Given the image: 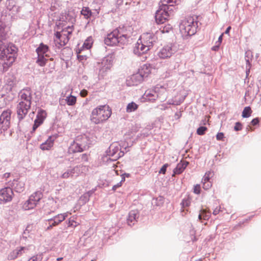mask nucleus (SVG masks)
<instances>
[{
    "mask_svg": "<svg viewBox=\"0 0 261 261\" xmlns=\"http://www.w3.org/2000/svg\"><path fill=\"white\" fill-rule=\"evenodd\" d=\"M17 49L12 43L0 41V68L3 72L7 71L15 61Z\"/></svg>",
    "mask_w": 261,
    "mask_h": 261,
    "instance_id": "f257e3e1",
    "label": "nucleus"
},
{
    "mask_svg": "<svg viewBox=\"0 0 261 261\" xmlns=\"http://www.w3.org/2000/svg\"><path fill=\"white\" fill-rule=\"evenodd\" d=\"M179 0H161L159 9L155 15V20L158 24L164 23L173 14L175 9L174 4H178Z\"/></svg>",
    "mask_w": 261,
    "mask_h": 261,
    "instance_id": "f03ea898",
    "label": "nucleus"
},
{
    "mask_svg": "<svg viewBox=\"0 0 261 261\" xmlns=\"http://www.w3.org/2000/svg\"><path fill=\"white\" fill-rule=\"evenodd\" d=\"M197 19V17L195 16H189L180 21L179 28L183 38L186 39L188 36H191L196 33L198 28Z\"/></svg>",
    "mask_w": 261,
    "mask_h": 261,
    "instance_id": "7ed1b4c3",
    "label": "nucleus"
},
{
    "mask_svg": "<svg viewBox=\"0 0 261 261\" xmlns=\"http://www.w3.org/2000/svg\"><path fill=\"white\" fill-rule=\"evenodd\" d=\"M111 115L109 106H101L94 109L91 115V121L95 124H99L107 120Z\"/></svg>",
    "mask_w": 261,
    "mask_h": 261,
    "instance_id": "20e7f679",
    "label": "nucleus"
},
{
    "mask_svg": "<svg viewBox=\"0 0 261 261\" xmlns=\"http://www.w3.org/2000/svg\"><path fill=\"white\" fill-rule=\"evenodd\" d=\"M113 64V60L111 57L103 58L101 62H97L95 67L98 70V75L104 76L106 73L111 69Z\"/></svg>",
    "mask_w": 261,
    "mask_h": 261,
    "instance_id": "39448f33",
    "label": "nucleus"
},
{
    "mask_svg": "<svg viewBox=\"0 0 261 261\" xmlns=\"http://www.w3.org/2000/svg\"><path fill=\"white\" fill-rule=\"evenodd\" d=\"M177 50V47L174 43H169L164 46L159 51L158 55L161 59L170 58Z\"/></svg>",
    "mask_w": 261,
    "mask_h": 261,
    "instance_id": "423d86ee",
    "label": "nucleus"
},
{
    "mask_svg": "<svg viewBox=\"0 0 261 261\" xmlns=\"http://www.w3.org/2000/svg\"><path fill=\"white\" fill-rule=\"evenodd\" d=\"M42 197V194L41 192L37 191L35 192L30 196L29 199L24 203L23 208L25 210H29L34 208Z\"/></svg>",
    "mask_w": 261,
    "mask_h": 261,
    "instance_id": "0eeeda50",
    "label": "nucleus"
},
{
    "mask_svg": "<svg viewBox=\"0 0 261 261\" xmlns=\"http://www.w3.org/2000/svg\"><path fill=\"white\" fill-rule=\"evenodd\" d=\"M115 30H117L118 32V35L119 37L120 44L127 43L128 39L130 38L131 34L130 28L128 27V28H127L125 27H119Z\"/></svg>",
    "mask_w": 261,
    "mask_h": 261,
    "instance_id": "6e6552de",
    "label": "nucleus"
},
{
    "mask_svg": "<svg viewBox=\"0 0 261 261\" xmlns=\"http://www.w3.org/2000/svg\"><path fill=\"white\" fill-rule=\"evenodd\" d=\"M118 33L117 30L115 29L109 33L105 38V43L108 46H114L120 44Z\"/></svg>",
    "mask_w": 261,
    "mask_h": 261,
    "instance_id": "1a4fd4ad",
    "label": "nucleus"
},
{
    "mask_svg": "<svg viewBox=\"0 0 261 261\" xmlns=\"http://www.w3.org/2000/svg\"><path fill=\"white\" fill-rule=\"evenodd\" d=\"M11 111L9 110L4 111L0 116V129L7 130L10 124Z\"/></svg>",
    "mask_w": 261,
    "mask_h": 261,
    "instance_id": "9d476101",
    "label": "nucleus"
},
{
    "mask_svg": "<svg viewBox=\"0 0 261 261\" xmlns=\"http://www.w3.org/2000/svg\"><path fill=\"white\" fill-rule=\"evenodd\" d=\"M19 95L20 96V101H22L24 103L31 106L32 99V91L29 87H27L20 91Z\"/></svg>",
    "mask_w": 261,
    "mask_h": 261,
    "instance_id": "9b49d317",
    "label": "nucleus"
},
{
    "mask_svg": "<svg viewBox=\"0 0 261 261\" xmlns=\"http://www.w3.org/2000/svg\"><path fill=\"white\" fill-rule=\"evenodd\" d=\"M31 106L27 103H24L22 101H19L16 106V113L19 121H21L24 119L29 110L30 109Z\"/></svg>",
    "mask_w": 261,
    "mask_h": 261,
    "instance_id": "f8f14e48",
    "label": "nucleus"
},
{
    "mask_svg": "<svg viewBox=\"0 0 261 261\" xmlns=\"http://www.w3.org/2000/svg\"><path fill=\"white\" fill-rule=\"evenodd\" d=\"M67 217L66 213L58 214L52 218L49 219L46 221L48 223V226L46 229L49 230L54 226L58 225L59 223L63 221Z\"/></svg>",
    "mask_w": 261,
    "mask_h": 261,
    "instance_id": "ddd939ff",
    "label": "nucleus"
},
{
    "mask_svg": "<svg viewBox=\"0 0 261 261\" xmlns=\"http://www.w3.org/2000/svg\"><path fill=\"white\" fill-rule=\"evenodd\" d=\"M13 194V190L10 187H6L0 190V201L1 203H6L12 200Z\"/></svg>",
    "mask_w": 261,
    "mask_h": 261,
    "instance_id": "4468645a",
    "label": "nucleus"
},
{
    "mask_svg": "<svg viewBox=\"0 0 261 261\" xmlns=\"http://www.w3.org/2000/svg\"><path fill=\"white\" fill-rule=\"evenodd\" d=\"M140 39L150 48L152 47L158 40V37L155 34L148 33L143 34Z\"/></svg>",
    "mask_w": 261,
    "mask_h": 261,
    "instance_id": "2eb2a0df",
    "label": "nucleus"
},
{
    "mask_svg": "<svg viewBox=\"0 0 261 261\" xmlns=\"http://www.w3.org/2000/svg\"><path fill=\"white\" fill-rule=\"evenodd\" d=\"M47 114L45 111L42 109H39L38 111L36 118L34 121V124L33 126L32 131L31 133L34 132L36 129L43 123L44 119L46 117Z\"/></svg>",
    "mask_w": 261,
    "mask_h": 261,
    "instance_id": "dca6fc26",
    "label": "nucleus"
},
{
    "mask_svg": "<svg viewBox=\"0 0 261 261\" xmlns=\"http://www.w3.org/2000/svg\"><path fill=\"white\" fill-rule=\"evenodd\" d=\"M150 49L141 39H139L135 45L134 53L138 56L146 53Z\"/></svg>",
    "mask_w": 261,
    "mask_h": 261,
    "instance_id": "f3484780",
    "label": "nucleus"
},
{
    "mask_svg": "<svg viewBox=\"0 0 261 261\" xmlns=\"http://www.w3.org/2000/svg\"><path fill=\"white\" fill-rule=\"evenodd\" d=\"M150 72V70L146 66L144 65L141 70H139L138 73L132 76V79L133 81L136 80V82L140 83L143 81L144 77L148 76Z\"/></svg>",
    "mask_w": 261,
    "mask_h": 261,
    "instance_id": "a211bd4d",
    "label": "nucleus"
},
{
    "mask_svg": "<svg viewBox=\"0 0 261 261\" xmlns=\"http://www.w3.org/2000/svg\"><path fill=\"white\" fill-rule=\"evenodd\" d=\"M9 186L13 189L16 192L20 193L24 191L25 184L24 181L19 178L14 179L8 182Z\"/></svg>",
    "mask_w": 261,
    "mask_h": 261,
    "instance_id": "6ab92c4d",
    "label": "nucleus"
},
{
    "mask_svg": "<svg viewBox=\"0 0 261 261\" xmlns=\"http://www.w3.org/2000/svg\"><path fill=\"white\" fill-rule=\"evenodd\" d=\"M85 146L84 145L80 144V138L77 137L70 146L69 151L73 153L82 152L85 150Z\"/></svg>",
    "mask_w": 261,
    "mask_h": 261,
    "instance_id": "aec40b11",
    "label": "nucleus"
},
{
    "mask_svg": "<svg viewBox=\"0 0 261 261\" xmlns=\"http://www.w3.org/2000/svg\"><path fill=\"white\" fill-rule=\"evenodd\" d=\"M139 217V213L138 210H134L130 211L127 218V223L128 225L132 226L137 222Z\"/></svg>",
    "mask_w": 261,
    "mask_h": 261,
    "instance_id": "412c9836",
    "label": "nucleus"
},
{
    "mask_svg": "<svg viewBox=\"0 0 261 261\" xmlns=\"http://www.w3.org/2000/svg\"><path fill=\"white\" fill-rule=\"evenodd\" d=\"M119 151V148L118 147L114 146V145H111L110 146L109 148V151L107 150V155L113 157V159L112 160L113 161H116L117 159L120 158L121 156V155L120 154L121 152Z\"/></svg>",
    "mask_w": 261,
    "mask_h": 261,
    "instance_id": "4be33fe9",
    "label": "nucleus"
},
{
    "mask_svg": "<svg viewBox=\"0 0 261 261\" xmlns=\"http://www.w3.org/2000/svg\"><path fill=\"white\" fill-rule=\"evenodd\" d=\"M144 98L149 101H154L157 98H160L156 88L154 90H146L144 94Z\"/></svg>",
    "mask_w": 261,
    "mask_h": 261,
    "instance_id": "5701e85b",
    "label": "nucleus"
},
{
    "mask_svg": "<svg viewBox=\"0 0 261 261\" xmlns=\"http://www.w3.org/2000/svg\"><path fill=\"white\" fill-rule=\"evenodd\" d=\"M25 250H27V248L24 247H20L19 248H17L9 254L8 259L12 260L16 258L18 256L22 254Z\"/></svg>",
    "mask_w": 261,
    "mask_h": 261,
    "instance_id": "b1692460",
    "label": "nucleus"
},
{
    "mask_svg": "<svg viewBox=\"0 0 261 261\" xmlns=\"http://www.w3.org/2000/svg\"><path fill=\"white\" fill-rule=\"evenodd\" d=\"M56 137L50 136L47 140L40 145V148L43 150H49L53 147Z\"/></svg>",
    "mask_w": 261,
    "mask_h": 261,
    "instance_id": "393cba45",
    "label": "nucleus"
},
{
    "mask_svg": "<svg viewBox=\"0 0 261 261\" xmlns=\"http://www.w3.org/2000/svg\"><path fill=\"white\" fill-rule=\"evenodd\" d=\"M188 164L189 163L188 162L186 161H181L177 165L176 168L174 169V174H179L181 173Z\"/></svg>",
    "mask_w": 261,
    "mask_h": 261,
    "instance_id": "a878e982",
    "label": "nucleus"
},
{
    "mask_svg": "<svg viewBox=\"0 0 261 261\" xmlns=\"http://www.w3.org/2000/svg\"><path fill=\"white\" fill-rule=\"evenodd\" d=\"M49 50V47L47 45L44 44L43 43H41L39 44V46L36 48V51L38 56L40 55H44L45 54V57H49L47 54H46Z\"/></svg>",
    "mask_w": 261,
    "mask_h": 261,
    "instance_id": "bb28decb",
    "label": "nucleus"
},
{
    "mask_svg": "<svg viewBox=\"0 0 261 261\" xmlns=\"http://www.w3.org/2000/svg\"><path fill=\"white\" fill-rule=\"evenodd\" d=\"M72 170L76 177L80 174L86 172L88 170V167L85 165H79L72 168Z\"/></svg>",
    "mask_w": 261,
    "mask_h": 261,
    "instance_id": "cd10ccee",
    "label": "nucleus"
},
{
    "mask_svg": "<svg viewBox=\"0 0 261 261\" xmlns=\"http://www.w3.org/2000/svg\"><path fill=\"white\" fill-rule=\"evenodd\" d=\"M211 217V213L206 210L201 209L198 215V219L200 221L202 220H208Z\"/></svg>",
    "mask_w": 261,
    "mask_h": 261,
    "instance_id": "c85d7f7f",
    "label": "nucleus"
},
{
    "mask_svg": "<svg viewBox=\"0 0 261 261\" xmlns=\"http://www.w3.org/2000/svg\"><path fill=\"white\" fill-rule=\"evenodd\" d=\"M185 96L184 97L182 96L179 98H177L176 96L172 99L169 100L168 103L169 105H176L178 106L180 105L185 100Z\"/></svg>",
    "mask_w": 261,
    "mask_h": 261,
    "instance_id": "c756f323",
    "label": "nucleus"
},
{
    "mask_svg": "<svg viewBox=\"0 0 261 261\" xmlns=\"http://www.w3.org/2000/svg\"><path fill=\"white\" fill-rule=\"evenodd\" d=\"M47 61V59L45 58L44 55H38V58L36 60V63L40 66H44L45 65L46 63V61Z\"/></svg>",
    "mask_w": 261,
    "mask_h": 261,
    "instance_id": "7c9ffc66",
    "label": "nucleus"
},
{
    "mask_svg": "<svg viewBox=\"0 0 261 261\" xmlns=\"http://www.w3.org/2000/svg\"><path fill=\"white\" fill-rule=\"evenodd\" d=\"M81 13L86 19L90 18L92 16V12L89 7H83Z\"/></svg>",
    "mask_w": 261,
    "mask_h": 261,
    "instance_id": "2f4dec72",
    "label": "nucleus"
},
{
    "mask_svg": "<svg viewBox=\"0 0 261 261\" xmlns=\"http://www.w3.org/2000/svg\"><path fill=\"white\" fill-rule=\"evenodd\" d=\"M138 105H137L134 102H132L129 103L127 105V106L126 107V111L127 113H130L132 112H134L138 109Z\"/></svg>",
    "mask_w": 261,
    "mask_h": 261,
    "instance_id": "473e14b6",
    "label": "nucleus"
},
{
    "mask_svg": "<svg viewBox=\"0 0 261 261\" xmlns=\"http://www.w3.org/2000/svg\"><path fill=\"white\" fill-rule=\"evenodd\" d=\"M75 175L74 172L72 170V168L67 169L64 173L62 175V177L63 178H67L69 177H74Z\"/></svg>",
    "mask_w": 261,
    "mask_h": 261,
    "instance_id": "72a5a7b5",
    "label": "nucleus"
},
{
    "mask_svg": "<svg viewBox=\"0 0 261 261\" xmlns=\"http://www.w3.org/2000/svg\"><path fill=\"white\" fill-rule=\"evenodd\" d=\"M93 43V39L92 37H89L85 40L83 44V47L86 49H89L91 48Z\"/></svg>",
    "mask_w": 261,
    "mask_h": 261,
    "instance_id": "f704fd0d",
    "label": "nucleus"
},
{
    "mask_svg": "<svg viewBox=\"0 0 261 261\" xmlns=\"http://www.w3.org/2000/svg\"><path fill=\"white\" fill-rule=\"evenodd\" d=\"M76 100V97L72 95L67 97L66 99V102L69 106H73L75 103Z\"/></svg>",
    "mask_w": 261,
    "mask_h": 261,
    "instance_id": "c9c22d12",
    "label": "nucleus"
},
{
    "mask_svg": "<svg viewBox=\"0 0 261 261\" xmlns=\"http://www.w3.org/2000/svg\"><path fill=\"white\" fill-rule=\"evenodd\" d=\"M252 112L251 109L250 107H245L242 112V117L243 118L249 117Z\"/></svg>",
    "mask_w": 261,
    "mask_h": 261,
    "instance_id": "e433bc0d",
    "label": "nucleus"
},
{
    "mask_svg": "<svg viewBox=\"0 0 261 261\" xmlns=\"http://www.w3.org/2000/svg\"><path fill=\"white\" fill-rule=\"evenodd\" d=\"M89 200V197H88V194H84L83 195L81 196L79 199V203L81 205L85 204L86 202H87Z\"/></svg>",
    "mask_w": 261,
    "mask_h": 261,
    "instance_id": "4c0bfd02",
    "label": "nucleus"
},
{
    "mask_svg": "<svg viewBox=\"0 0 261 261\" xmlns=\"http://www.w3.org/2000/svg\"><path fill=\"white\" fill-rule=\"evenodd\" d=\"M172 27L170 24H168L164 26H162L160 28V30L162 33H165L169 32L170 31L172 30Z\"/></svg>",
    "mask_w": 261,
    "mask_h": 261,
    "instance_id": "58836bf2",
    "label": "nucleus"
},
{
    "mask_svg": "<svg viewBox=\"0 0 261 261\" xmlns=\"http://www.w3.org/2000/svg\"><path fill=\"white\" fill-rule=\"evenodd\" d=\"M80 144L81 145H84L85 146V150L88 148L89 146L88 145V140L86 137H80Z\"/></svg>",
    "mask_w": 261,
    "mask_h": 261,
    "instance_id": "ea45409f",
    "label": "nucleus"
},
{
    "mask_svg": "<svg viewBox=\"0 0 261 261\" xmlns=\"http://www.w3.org/2000/svg\"><path fill=\"white\" fill-rule=\"evenodd\" d=\"M207 129V128L205 126H200L197 129V134L199 135H203Z\"/></svg>",
    "mask_w": 261,
    "mask_h": 261,
    "instance_id": "a19ab883",
    "label": "nucleus"
},
{
    "mask_svg": "<svg viewBox=\"0 0 261 261\" xmlns=\"http://www.w3.org/2000/svg\"><path fill=\"white\" fill-rule=\"evenodd\" d=\"M6 36V34L4 33V29L0 27V41L5 42Z\"/></svg>",
    "mask_w": 261,
    "mask_h": 261,
    "instance_id": "79ce46f5",
    "label": "nucleus"
},
{
    "mask_svg": "<svg viewBox=\"0 0 261 261\" xmlns=\"http://www.w3.org/2000/svg\"><path fill=\"white\" fill-rule=\"evenodd\" d=\"M78 224L77 222L74 221L73 219L70 218L68 223V227H75Z\"/></svg>",
    "mask_w": 261,
    "mask_h": 261,
    "instance_id": "37998d69",
    "label": "nucleus"
},
{
    "mask_svg": "<svg viewBox=\"0 0 261 261\" xmlns=\"http://www.w3.org/2000/svg\"><path fill=\"white\" fill-rule=\"evenodd\" d=\"M213 175V173L211 172H206L203 178V180L204 181H209L211 176H212Z\"/></svg>",
    "mask_w": 261,
    "mask_h": 261,
    "instance_id": "c03bdc74",
    "label": "nucleus"
},
{
    "mask_svg": "<svg viewBox=\"0 0 261 261\" xmlns=\"http://www.w3.org/2000/svg\"><path fill=\"white\" fill-rule=\"evenodd\" d=\"M169 165L168 164H164L162 168H161L160 170L159 171V173L160 174H165L166 172V170L167 167H168Z\"/></svg>",
    "mask_w": 261,
    "mask_h": 261,
    "instance_id": "a18cd8bd",
    "label": "nucleus"
},
{
    "mask_svg": "<svg viewBox=\"0 0 261 261\" xmlns=\"http://www.w3.org/2000/svg\"><path fill=\"white\" fill-rule=\"evenodd\" d=\"M242 129V125L240 122H237L235 124L234 129L236 131L241 130Z\"/></svg>",
    "mask_w": 261,
    "mask_h": 261,
    "instance_id": "49530a36",
    "label": "nucleus"
},
{
    "mask_svg": "<svg viewBox=\"0 0 261 261\" xmlns=\"http://www.w3.org/2000/svg\"><path fill=\"white\" fill-rule=\"evenodd\" d=\"M212 186L211 183L208 181H204L203 184V188L207 190L210 189Z\"/></svg>",
    "mask_w": 261,
    "mask_h": 261,
    "instance_id": "de8ad7c7",
    "label": "nucleus"
},
{
    "mask_svg": "<svg viewBox=\"0 0 261 261\" xmlns=\"http://www.w3.org/2000/svg\"><path fill=\"white\" fill-rule=\"evenodd\" d=\"M181 204L184 207H188L190 205V201L188 199H184L182 200Z\"/></svg>",
    "mask_w": 261,
    "mask_h": 261,
    "instance_id": "09e8293b",
    "label": "nucleus"
},
{
    "mask_svg": "<svg viewBox=\"0 0 261 261\" xmlns=\"http://www.w3.org/2000/svg\"><path fill=\"white\" fill-rule=\"evenodd\" d=\"M194 192L195 194H199L200 193V186L199 185H196L194 188Z\"/></svg>",
    "mask_w": 261,
    "mask_h": 261,
    "instance_id": "8fccbe9b",
    "label": "nucleus"
},
{
    "mask_svg": "<svg viewBox=\"0 0 261 261\" xmlns=\"http://www.w3.org/2000/svg\"><path fill=\"white\" fill-rule=\"evenodd\" d=\"M224 137V134L223 133H218L216 135L217 140H223Z\"/></svg>",
    "mask_w": 261,
    "mask_h": 261,
    "instance_id": "3c124183",
    "label": "nucleus"
},
{
    "mask_svg": "<svg viewBox=\"0 0 261 261\" xmlns=\"http://www.w3.org/2000/svg\"><path fill=\"white\" fill-rule=\"evenodd\" d=\"M259 123V119L258 118H255L251 121L250 123L251 125L254 126L257 124Z\"/></svg>",
    "mask_w": 261,
    "mask_h": 261,
    "instance_id": "603ef678",
    "label": "nucleus"
},
{
    "mask_svg": "<svg viewBox=\"0 0 261 261\" xmlns=\"http://www.w3.org/2000/svg\"><path fill=\"white\" fill-rule=\"evenodd\" d=\"M88 157L87 154L84 153L81 155V160L83 162H87Z\"/></svg>",
    "mask_w": 261,
    "mask_h": 261,
    "instance_id": "864d4df0",
    "label": "nucleus"
},
{
    "mask_svg": "<svg viewBox=\"0 0 261 261\" xmlns=\"http://www.w3.org/2000/svg\"><path fill=\"white\" fill-rule=\"evenodd\" d=\"M77 58L80 61L82 62L87 59V56L85 55H77Z\"/></svg>",
    "mask_w": 261,
    "mask_h": 261,
    "instance_id": "5fc2aeb1",
    "label": "nucleus"
},
{
    "mask_svg": "<svg viewBox=\"0 0 261 261\" xmlns=\"http://www.w3.org/2000/svg\"><path fill=\"white\" fill-rule=\"evenodd\" d=\"M87 94L88 91L85 89H83L80 92V95L83 97H85Z\"/></svg>",
    "mask_w": 261,
    "mask_h": 261,
    "instance_id": "6e6d98bb",
    "label": "nucleus"
},
{
    "mask_svg": "<svg viewBox=\"0 0 261 261\" xmlns=\"http://www.w3.org/2000/svg\"><path fill=\"white\" fill-rule=\"evenodd\" d=\"M224 33H222L219 37L218 41L216 42V44H221L222 41V38L223 36Z\"/></svg>",
    "mask_w": 261,
    "mask_h": 261,
    "instance_id": "4d7b16f0",
    "label": "nucleus"
},
{
    "mask_svg": "<svg viewBox=\"0 0 261 261\" xmlns=\"http://www.w3.org/2000/svg\"><path fill=\"white\" fill-rule=\"evenodd\" d=\"M121 185H122L121 182H119L117 184L113 186L112 190L113 191H115L117 188L121 187Z\"/></svg>",
    "mask_w": 261,
    "mask_h": 261,
    "instance_id": "13d9d810",
    "label": "nucleus"
},
{
    "mask_svg": "<svg viewBox=\"0 0 261 261\" xmlns=\"http://www.w3.org/2000/svg\"><path fill=\"white\" fill-rule=\"evenodd\" d=\"M95 191V189H92V190L87 192V193H85V194H88V197L90 198V196L94 193Z\"/></svg>",
    "mask_w": 261,
    "mask_h": 261,
    "instance_id": "bf43d9fd",
    "label": "nucleus"
},
{
    "mask_svg": "<svg viewBox=\"0 0 261 261\" xmlns=\"http://www.w3.org/2000/svg\"><path fill=\"white\" fill-rule=\"evenodd\" d=\"M220 45V44H216V45L212 48V49L214 51H217L219 48Z\"/></svg>",
    "mask_w": 261,
    "mask_h": 261,
    "instance_id": "052dcab7",
    "label": "nucleus"
},
{
    "mask_svg": "<svg viewBox=\"0 0 261 261\" xmlns=\"http://www.w3.org/2000/svg\"><path fill=\"white\" fill-rule=\"evenodd\" d=\"M55 36H56V37L57 38V39L58 40H60L61 37V34L59 32H57L55 33Z\"/></svg>",
    "mask_w": 261,
    "mask_h": 261,
    "instance_id": "680f3d73",
    "label": "nucleus"
},
{
    "mask_svg": "<svg viewBox=\"0 0 261 261\" xmlns=\"http://www.w3.org/2000/svg\"><path fill=\"white\" fill-rule=\"evenodd\" d=\"M55 41L57 42V43H58L60 46H64L66 44V42L65 41H63L62 43L59 42L58 40H55Z\"/></svg>",
    "mask_w": 261,
    "mask_h": 261,
    "instance_id": "e2e57ef3",
    "label": "nucleus"
},
{
    "mask_svg": "<svg viewBox=\"0 0 261 261\" xmlns=\"http://www.w3.org/2000/svg\"><path fill=\"white\" fill-rule=\"evenodd\" d=\"M123 2V0H116V4L118 6H120L122 4Z\"/></svg>",
    "mask_w": 261,
    "mask_h": 261,
    "instance_id": "0e129e2a",
    "label": "nucleus"
},
{
    "mask_svg": "<svg viewBox=\"0 0 261 261\" xmlns=\"http://www.w3.org/2000/svg\"><path fill=\"white\" fill-rule=\"evenodd\" d=\"M231 30V27L230 26H229L227 29L226 30H225V34H229V31L230 30Z\"/></svg>",
    "mask_w": 261,
    "mask_h": 261,
    "instance_id": "69168bd1",
    "label": "nucleus"
},
{
    "mask_svg": "<svg viewBox=\"0 0 261 261\" xmlns=\"http://www.w3.org/2000/svg\"><path fill=\"white\" fill-rule=\"evenodd\" d=\"M219 211H220L219 210L216 208L215 210H214L213 213L214 215H216L219 213Z\"/></svg>",
    "mask_w": 261,
    "mask_h": 261,
    "instance_id": "338daca9",
    "label": "nucleus"
},
{
    "mask_svg": "<svg viewBox=\"0 0 261 261\" xmlns=\"http://www.w3.org/2000/svg\"><path fill=\"white\" fill-rule=\"evenodd\" d=\"M10 173H6L4 174V177L6 178H8L10 177Z\"/></svg>",
    "mask_w": 261,
    "mask_h": 261,
    "instance_id": "774afa93",
    "label": "nucleus"
}]
</instances>
